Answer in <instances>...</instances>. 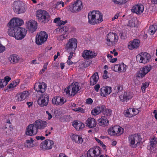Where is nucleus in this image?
I'll return each instance as SVG.
<instances>
[{
	"label": "nucleus",
	"mask_w": 157,
	"mask_h": 157,
	"mask_svg": "<svg viewBox=\"0 0 157 157\" xmlns=\"http://www.w3.org/2000/svg\"><path fill=\"white\" fill-rule=\"evenodd\" d=\"M128 25L132 27H135L136 23L135 20L132 19L129 21Z\"/></svg>",
	"instance_id": "45"
},
{
	"label": "nucleus",
	"mask_w": 157,
	"mask_h": 157,
	"mask_svg": "<svg viewBox=\"0 0 157 157\" xmlns=\"http://www.w3.org/2000/svg\"><path fill=\"white\" fill-rule=\"evenodd\" d=\"M60 19V17L56 18L54 19V22L55 23H58L59 25Z\"/></svg>",
	"instance_id": "59"
},
{
	"label": "nucleus",
	"mask_w": 157,
	"mask_h": 157,
	"mask_svg": "<svg viewBox=\"0 0 157 157\" xmlns=\"http://www.w3.org/2000/svg\"><path fill=\"white\" fill-rule=\"evenodd\" d=\"M46 87L47 86L46 84L42 82L39 83H35L34 89L36 91H40L43 93L45 92Z\"/></svg>",
	"instance_id": "21"
},
{
	"label": "nucleus",
	"mask_w": 157,
	"mask_h": 157,
	"mask_svg": "<svg viewBox=\"0 0 157 157\" xmlns=\"http://www.w3.org/2000/svg\"><path fill=\"white\" fill-rule=\"evenodd\" d=\"M73 126L76 128L77 130H79L83 128L84 127V124L80 122L78 123L75 122L73 124Z\"/></svg>",
	"instance_id": "33"
},
{
	"label": "nucleus",
	"mask_w": 157,
	"mask_h": 157,
	"mask_svg": "<svg viewBox=\"0 0 157 157\" xmlns=\"http://www.w3.org/2000/svg\"><path fill=\"white\" fill-rule=\"evenodd\" d=\"M36 17L38 21L45 24L50 20V15L45 10H37L36 14Z\"/></svg>",
	"instance_id": "3"
},
{
	"label": "nucleus",
	"mask_w": 157,
	"mask_h": 157,
	"mask_svg": "<svg viewBox=\"0 0 157 157\" xmlns=\"http://www.w3.org/2000/svg\"><path fill=\"white\" fill-rule=\"evenodd\" d=\"M48 124L46 121H43L41 120H38L36 121L34 124L38 130L39 129H42L45 127Z\"/></svg>",
	"instance_id": "23"
},
{
	"label": "nucleus",
	"mask_w": 157,
	"mask_h": 157,
	"mask_svg": "<svg viewBox=\"0 0 157 157\" xmlns=\"http://www.w3.org/2000/svg\"><path fill=\"white\" fill-rule=\"evenodd\" d=\"M100 153V151L98 148L94 149L90 148L87 153V157H98Z\"/></svg>",
	"instance_id": "20"
},
{
	"label": "nucleus",
	"mask_w": 157,
	"mask_h": 157,
	"mask_svg": "<svg viewBox=\"0 0 157 157\" xmlns=\"http://www.w3.org/2000/svg\"><path fill=\"white\" fill-rule=\"evenodd\" d=\"M119 15V13H117L116 14V15L114 16L112 18V20L113 21L116 19H117Z\"/></svg>",
	"instance_id": "64"
},
{
	"label": "nucleus",
	"mask_w": 157,
	"mask_h": 157,
	"mask_svg": "<svg viewBox=\"0 0 157 157\" xmlns=\"http://www.w3.org/2000/svg\"><path fill=\"white\" fill-rule=\"evenodd\" d=\"M61 26V29H62V33L64 34L68 33V31L69 30V26Z\"/></svg>",
	"instance_id": "43"
},
{
	"label": "nucleus",
	"mask_w": 157,
	"mask_h": 157,
	"mask_svg": "<svg viewBox=\"0 0 157 157\" xmlns=\"http://www.w3.org/2000/svg\"><path fill=\"white\" fill-rule=\"evenodd\" d=\"M93 102V100L91 98H89L86 100V103L88 104H90Z\"/></svg>",
	"instance_id": "57"
},
{
	"label": "nucleus",
	"mask_w": 157,
	"mask_h": 157,
	"mask_svg": "<svg viewBox=\"0 0 157 157\" xmlns=\"http://www.w3.org/2000/svg\"><path fill=\"white\" fill-rule=\"evenodd\" d=\"M71 139L75 143L78 144L81 143L83 142V139L81 136L77 135L72 134L71 136Z\"/></svg>",
	"instance_id": "32"
},
{
	"label": "nucleus",
	"mask_w": 157,
	"mask_h": 157,
	"mask_svg": "<svg viewBox=\"0 0 157 157\" xmlns=\"http://www.w3.org/2000/svg\"><path fill=\"white\" fill-rule=\"evenodd\" d=\"M157 29V27L156 25H152L150 26L148 30V33L151 35H153L156 32Z\"/></svg>",
	"instance_id": "34"
},
{
	"label": "nucleus",
	"mask_w": 157,
	"mask_h": 157,
	"mask_svg": "<svg viewBox=\"0 0 157 157\" xmlns=\"http://www.w3.org/2000/svg\"><path fill=\"white\" fill-rule=\"evenodd\" d=\"M67 21H63L60 20V21H59V25H60V26H61L60 25H64L65 24L67 23Z\"/></svg>",
	"instance_id": "61"
},
{
	"label": "nucleus",
	"mask_w": 157,
	"mask_h": 157,
	"mask_svg": "<svg viewBox=\"0 0 157 157\" xmlns=\"http://www.w3.org/2000/svg\"><path fill=\"white\" fill-rule=\"evenodd\" d=\"M31 140H26V142L24 144L25 147H31V144H33V142L34 140L32 138H30Z\"/></svg>",
	"instance_id": "40"
},
{
	"label": "nucleus",
	"mask_w": 157,
	"mask_h": 157,
	"mask_svg": "<svg viewBox=\"0 0 157 157\" xmlns=\"http://www.w3.org/2000/svg\"><path fill=\"white\" fill-rule=\"evenodd\" d=\"M46 113L48 115V119L49 120L51 119L52 117V116L50 113L48 111H46Z\"/></svg>",
	"instance_id": "62"
},
{
	"label": "nucleus",
	"mask_w": 157,
	"mask_h": 157,
	"mask_svg": "<svg viewBox=\"0 0 157 157\" xmlns=\"http://www.w3.org/2000/svg\"><path fill=\"white\" fill-rule=\"evenodd\" d=\"M7 85L6 81H4V79H0V88H2Z\"/></svg>",
	"instance_id": "47"
},
{
	"label": "nucleus",
	"mask_w": 157,
	"mask_h": 157,
	"mask_svg": "<svg viewBox=\"0 0 157 157\" xmlns=\"http://www.w3.org/2000/svg\"><path fill=\"white\" fill-rule=\"evenodd\" d=\"M127 68L126 65L124 63L120 64V72H124L125 71Z\"/></svg>",
	"instance_id": "42"
},
{
	"label": "nucleus",
	"mask_w": 157,
	"mask_h": 157,
	"mask_svg": "<svg viewBox=\"0 0 157 157\" xmlns=\"http://www.w3.org/2000/svg\"><path fill=\"white\" fill-rule=\"evenodd\" d=\"M49 99L48 94H46L41 95L38 100V104L41 107L47 106L48 103Z\"/></svg>",
	"instance_id": "15"
},
{
	"label": "nucleus",
	"mask_w": 157,
	"mask_h": 157,
	"mask_svg": "<svg viewBox=\"0 0 157 157\" xmlns=\"http://www.w3.org/2000/svg\"><path fill=\"white\" fill-rule=\"evenodd\" d=\"M24 23L23 20L19 18H13L8 23V26L9 29L8 31L13 28L14 30L15 28H20L19 27L21 25Z\"/></svg>",
	"instance_id": "11"
},
{
	"label": "nucleus",
	"mask_w": 157,
	"mask_h": 157,
	"mask_svg": "<svg viewBox=\"0 0 157 157\" xmlns=\"http://www.w3.org/2000/svg\"><path fill=\"white\" fill-rule=\"evenodd\" d=\"M100 87V85L99 84H97L94 86V89L96 92H98V91Z\"/></svg>",
	"instance_id": "58"
},
{
	"label": "nucleus",
	"mask_w": 157,
	"mask_h": 157,
	"mask_svg": "<svg viewBox=\"0 0 157 157\" xmlns=\"http://www.w3.org/2000/svg\"><path fill=\"white\" fill-rule=\"evenodd\" d=\"M149 85V83L147 82L142 83L141 86V89L143 92V91H144L145 89L148 87Z\"/></svg>",
	"instance_id": "46"
},
{
	"label": "nucleus",
	"mask_w": 157,
	"mask_h": 157,
	"mask_svg": "<svg viewBox=\"0 0 157 157\" xmlns=\"http://www.w3.org/2000/svg\"><path fill=\"white\" fill-rule=\"evenodd\" d=\"M132 110H131V108L127 109L124 112V113L125 116L128 117H132L133 116V114H132Z\"/></svg>",
	"instance_id": "39"
},
{
	"label": "nucleus",
	"mask_w": 157,
	"mask_h": 157,
	"mask_svg": "<svg viewBox=\"0 0 157 157\" xmlns=\"http://www.w3.org/2000/svg\"><path fill=\"white\" fill-rule=\"evenodd\" d=\"M99 79L98 73L97 72L95 73L90 78V84L91 85L93 86L96 84Z\"/></svg>",
	"instance_id": "30"
},
{
	"label": "nucleus",
	"mask_w": 157,
	"mask_h": 157,
	"mask_svg": "<svg viewBox=\"0 0 157 157\" xmlns=\"http://www.w3.org/2000/svg\"><path fill=\"white\" fill-rule=\"evenodd\" d=\"M52 103L54 105H61L64 104L66 101V100H64L63 98L56 96L52 98Z\"/></svg>",
	"instance_id": "24"
},
{
	"label": "nucleus",
	"mask_w": 157,
	"mask_h": 157,
	"mask_svg": "<svg viewBox=\"0 0 157 157\" xmlns=\"http://www.w3.org/2000/svg\"><path fill=\"white\" fill-rule=\"evenodd\" d=\"M98 124L102 126H105L108 125L109 124V121L107 118L105 117H102L98 120Z\"/></svg>",
	"instance_id": "29"
},
{
	"label": "nucleus",
	"mask_w": 157,
	"mask_h": 157,
	"mask_svg": "<svg viewBox=\"0 0 157 157\" xmlns=\"http://www.w3.org/2000/svg\"><path fill=\"white\" fill-rule=\"evenodd\" d=\"M27 28L28 29L32 32L35 31L37 28V23L34 20H30L26 21Z\"/></svg>",
	"instance_id": "19"
},
{
	"label": "nucleus",
	"mask_w": 157,
	"mask_h": 157,
	"mask_svg": "<svg viewBox=\"0 0 157 157\" xmlns=\"http://www.w3.org/2000/svg\"><path fill=\"white\" fill-rule=\"evenodd\" d=\"M72 110L75 112H80L81 113L84 112V109L80 107L74 109H73Z\"/></svg>",
	"instance_id": "52"
},
{
	"label": "nucleus",
	"mask_w": 157,
	"mask_h": 157,
	"mask_svg": "<svg viewBox=\"0 0 157 157\" xmlns=\"http://www.w3.org/2000/svg\"><path fill=\"white\" fill-rule=\"evenodd\" d=\"M140 41L137 39H135L129 42L128 44V48L130 50L137 49L140 46Z\"/></svg>",
	"instance_id": "22"
},
{
	"label": "nucleus",
	"mask_w": 157,
	"mask_h": 157,
	"mask_svg": "<svg viewBox=\"0 0 157 157\" xmlns=\"http://www.w3.org/2000/svg\"><path fill=\"white\" fill-rule=\"evenodd\" d=\"M105 111L106 113V115L107 116H110L111 115V110H110L109 109H107L105 110Z\"/></svg>",
	"instance_id": "63"
},
{
	"label": "nucleus",
	"mask_w": 157,
	"mask_h": 157,
	"mask_svg": "<svg viewBox=\"0 0 157 157\" xmlns=\"http://www.w3.org/2000/svg\"><path fill=\"white\" fill-rule=\"evenodd\" d=\"M123 89L122 87L120 85H118L115 88L114 90L117 93H118L121 90Z\"/></svg>",
	"instance_id": "50"
},
{
	"label": "nucleus",
	"mask_w": 157,
	"mask_h": 157,
	"mask_svg": "<svg viewBox=\"0 0 157 157\" xmlns=\"http://www.w3.org/2000/svg\"><path fill=\"white\" fill-rule=\"evenodd\" d=\"M97 55V53L91 50H84L82 53V56L86 59H89L94 58Z\"/></svg>",
	"instance_id": "14"
},
{
	"label": "nucleus",
	"mask_w": 157,
	"mask_h": 157,
	"mask_svg": "<svg viewBox=\"0 0 157 157\" xmlns=\"http://www.w3.org/2000/svg\"><path fill=\"white\" fill-rule=\"evenodd\" d=\"M48 37L46 32L44 31L39 32L36 37V42L38 45H40L46 41Z\"/></svg>",
	"instance_id": "9"
},
{
	"label": "nucleus",
	"mask_w": 157,
	"mask_h": 157,
	"mask_svg": "<svg viewBox=\"0 0 157 157\" xmlns=\"http://www.w3.org/2000/svg\"><path fill=\"white\" fill-rule=\"evenodd\" d=\"M61 4L60 1L57 2L56 4H55L54 6L55 7V9H59L60 8V6H59V5Z\"/></svg>",
	"instance_id": "55"
},
{
	"label": "nucleus",
	"mask_w": 157,
	"mask_h": 157,
	"mask_svg": "<svg viewBox=\"0 0 157 157\" xmlns=\"http://www.w3.org/2000/svg\"><path fill=\"white\" fill-rule=\"evenodd\" d=\"M120 64L115 65L114 67V71L116 72L120 71Z\"/></svg>",
	"instance_id": "51"
},
{
	"label": "nucleus",
	"mask_w": 157,
	"mask_h": 157,
	"mask_svg": "<svg viewBox=\"0 0 157 157\" xmlns=\"http://www.w3.org/2000/svg\"><path fill=\"white\" fill-rule=\"evenodd\" d=\"M11 78L10 77L8 76H6L5 77V79H4V81H6L7 84L8 82L10 81Z\"/></svg>",
	"instance_id": "60"
},
{
	"label": "nucleus",
	"mask_w": 157,
	"mask_h": 157,
	"mask_svg": "<svg viewBox=\"0 0 157 157\" xmlns=\"http://www.w3.org/2000/svg\"><path fill=\"white\" fill-rule=\"evenodd\" d=\"M141 70L145 74H147L151 69V66L150 65L144 66L140 68Z\"/></svg>",
	"instance_id": "35"
},
{
	"label": "nucleus",
	"mask_w": 157,
	"mask_h": 157,
	"mask_svg": "<svg viewBox=\"0 0 157 157\" xmlns=\"http://www.w3.org/2000/svg\"><path fill=\"white\" fill-rule=\"evenodd\" d=\"M13 10L16 13L20 14L24 13L26 9L23 5L22 3L19 1L14 3Z\"/></svg>",
	"instance_id": "12"
},
{
	"label": "nucleus",
	"mask_w": 157,
	"mask_h": 157,
	"mask_svg": "<svg viewBox=\"0 0 157 157\" xmlns=\"http://www.w3.org/2000/svg\"><path fill=\"white\" fill-rule=\"evenodd\" d=\"M82 8V3L80 0H77L75 2L73 5L71 6L69 10L73 13H76L80 11Z\"/></svg>",
	"instance_id": "13"
},
{
	"label": "nucleus",
	"mask_w": 157,
	"mask_h": 157,
	"mask_svg": "<svg viewBox=\"0 0 157 157\" xmlns=\"http://www.w3.org/2000/svg\"><path fill=\"white\" fill-rule=\"evenodd\" d=\"M146 74L143 72V71L140 69V70L138 71L136 74V79H138L139 78H142L144 77Z\"/></svg>",
	"instance_id": "36"
},
{
	"label": "nucleus",
	"mask_w": 157,
	"mask_h": 157,
	"mask_svg": "<svg viewBox=\"0 0 157 157\" xmlns=\"http://www.w3.org/2000/svg\"><path fill=\"white\" fill-rule=\"evenodd\" d=\"M9 59L11 63H16L19 61L20 60V58L18 56L15 54H13L10 56Z\"/></svg>",
	"instance_id": "31"
},
{
	"label": "nucleus",
	"mask_w": 157,
	"mask_h": 157,
	"mask_svg": "<svg viewBox=\"0 0 157 157\" xmlns=\"http://www.w3.org/2000/svg\"><path fill=\"white\" fill-rule=\"evenodd\" d=\"M123 128L116 125L109 128L108 131L109 134L112 136H119L123 132Z\"/></svg>",
	"instance_id": "8"
},
{
	"label": "nucleus",
	"mask_w": 157,
	"mask_h": 157,
	"mask_svg": "<svg viewBox=\"0 0 157 157\" xmlns=\"http://www.w3.org/2000/svg\"><path fill=\"white\" fill-rule=\"evenodd\" d=\"M86 126L90 128H93L96 125L95 119L92 118H89L86 121Z\"/></svg>",
	"instance_id": "27"
},
{
	"label": "nucleus",
	"mask_w": 157,
	"mask_h": 157,
	"mask_svg": "<svg viewBox=\"0 0 157 157\" xmlns=\"http://www.w3.org/2000/svg\"><path fill=\"white\" fill-rule=\"evenodd\" d=\"M38 130L35 125L33 124L29 125L26 128L25 134L27 135L33 136L36 135Z\"/></svg>",
	"instance_id": "16"
},
{
	"label": "nucleus",
	"mask_w": 157,
	"mask_h": 157,
	"mask_svg": "<svg viewBox=\"0 0 157 157\" xmlns=\"http://www.w3.org/2000/svg\"><path fill=\"white\" fill-rule=\"evenodd\" d=\"M62 29H61V26H60V27H59L58 28H57L56 29V32L57 33H60V34H61L62 33Z\"/></svg>",
	"instance_id": "54"
},
{
	"label": "nucleus",
	"mask_w": 157,
	"mask_h": 157,
	"mask_svg": "<svg viewBox=\"0 0 157 157\" xmlns=\"http://www.w3.org/2000/svg\"><path fill=\"white\" fill-rule=\"evenodd\" d=\"M136 59L138 62L143 63H146L151 60L150 55L145 52H142L136 56Z\"/></svg>",
	"instance_id": "7"
},
{
	"label": "nucleus",
	"mask_w": 157,
	"mask_h": 157,
	"mask_svg": "<svg viewBox=\"0 0 157 157\" xmlns=\"http://www.w3.org/2000/svg\"><path fill=\"white\" fill-rule=\"evenodd\" d=\"M28 95L29 92L28 91H24L22 92L17 94L16 96L17 98L16 100L18 101H21L26 98L28 97Z\"/></svg>",
	"instance_id": "28"
},
{
	"label": "nucleus",
	"mask_w": 157,
	"mask_h": 157,
	"mask_svg": "<svg viewBox=\"0 0 157 157\" xmlns=\"http://www.w3.org/2000/svg\"><path fill=\"white\" fill-rule=\"evenodd\" d=\"M54 144V143L52 140L47 139L40 144V147L44 150H48L51 149Z\"/></svg>",
	"instance_id": "17"
},
{
	"label": "nucleus",
	"mask_w": 157,
	"mask_h": 157,
	"mask_svg": "<svg viewBox=\"0 0 157 157\" xmlns=\"http://www.w3.org/2000/svg\"><path fill=\"white\" fill-rule=\"evenodd\" d=\"M5 50V48L4 46H3L0 43V53L4 52Z\"/></svg>",
	"instance_id": "56"
},
{
	"label": "nucleus",
	"mask_w": 157,
	"mask_h": 157,
	"mask_svg": "<svg viewBox=\"0 0 157 157\" xmlns=\"http://www.w3.org/2000/svg\"><path fill=\"white\" fill-rule=\"evenodd\" d=\"M27 30L24 28H16L14 30L11 28L8 31V33L10 36L14 37L16 39L20 40L26 36Z\"/></svg>",
	"instance_id": "2"
},
{
	"label": "nucleus",
	"mask_w": 157,
	"mask_h": 157,
	"mask_svg": "<svg viewBox=\"0 0 157 157\" xmlns=\"http://www.w3.org/2000/svg\"><path fill=\"white\" fill-rule=\"evenodd\" d=\"M156 140V138L155 137L152 138L150 141V145L153 148H154L155 147V145L157 144Z\"/></svg>",
	"instance_id": "41"
},
{
	"label": "nucleus",
	"mask_w": 157,
	"mask_h": 157,
	"mask_svg": "<svg viewBox=\"0 0 157 157\" xmlns=\"http://www.w3.org/2000/svg\"><path fill=\"white\" fill-rule=\"evenodd\" d=\"M97 107H96L94 109H93L91 111L92 114L94 115H96L100 113V111H99V110L98 109Z\"/></svg>",
	"instance_id": "44"
},
{
	"label": "nucleus",
	"mask_w": 157,
	"mask_h": 157,
	"mask_svg": "<svg viewBox=\"0 0 157 157\" xmlns=\"http://www.w3.org/2000/svg\"><path fill=\"white\" fill-rule=\"evenodd\" d=\"M60 34V35L57 37V39L59 41H62L63 40L67 38L68 33L64 34L63 33Z\"/></svg>",
	"instance_id": "38"
},
{
	"label": "nucleus",
	"mask_w": 157,
	"mask_h": 157,
	"mask_svg": "<svg viewBox=\"0 0 157 157\" xmlns=\"http://www.w3.org/2000/svg\"><path fill=\"white\" fill-rule=\"evenodd\" d=\"M144 6L141 4H137L133 6L131 9L132 12L137 14H140L144 11Z\"/></svg>",
	"instance_id": "18"
},
{
	"label": "nucleus",
	"mask_w": 157,
	"mask_h": 157,
	"mask_svg": "<svg viewBox=\"0 0 157 157\" xmlns=\"http://www.w3.org/2000/svg\"><path fill=\"white\" fill-rule=\"evenodd\" d=\"M129 0H113V2L115 4L121 5L127 2Z\"/></svg>",
	"instance_id": "37"
},
{
	"label": "nucleus",
	"mask_w": 157,
	"mask_h": 157,
	"mask_svg": "<svg viewBox=\"0 0 157 157\" xmlns=\"http://www.w3.org/2000/svg\"><path fill=\"white\" fill-rule=\"evenodd\" d=\"M128 139L130 146L133 148H136L139 145L141 140V138L138 134L129 136Z\"/></svg>",
	"instance_id": "5"
},
{
	"label": "nucleus",
	"mask_w": 157,
	"mask_h": 157,
	"mask_svg": "<svg viewBox=\"0 0 157 157\" xmlns=\"http://www.w3.org/2000/svg\"><path fill=\"white\" fill-rule=\"evenodd\" d=\"M103 15L99 11H93L88 14V22L92 25L97 24L103 21Z\"/></svg>",
	"instance_id": "1"
},
{
	"label": "nucleus",
	"mask_w": 157,
	"mask_h": 157,
	"mask_svg": "<svg viewBox=\"0 0 157 157\" xmlns=\"http://www.w3.org/2000/svg\"><path fill=\"white\" fill-rule=\"evenodd\" d=\"M119 34L121 39H125L126 38V35L125 31H124V32H122L121 33H120Z\"/></svg>",
	"instance_id": "48"
},
{
	"label": "nucleus",
	"mask_w": 157,
	"mask_h": 157,
	"mask_svg": "<svg viewBox=\"0 0 157 157\" xmlns=\"http://www.w3.org/2000/svg\"><path fill=\"white\" fill-rule=\"evenodd\" d=\"M77 41L75 38L70 39L66 44L65 49L68 52H75L77 47Z\"/></svg>",
	"instance_id": "10"
},
{
	"label": "nucleus",
	"mask_w": 157,
	"mask_h": 157,
	"mask_svg": "<svg viewBox=\"0 0 157 157\" xmlns=\"http://www.w3.org/2000/svg\"><path fill=\"white\" fill-rule=\"evenodd\" d=\"M131 110H132V114L133 116H134L139 113V110L137 109H135L132 108H131Z\"/></svg>",
	"instance_id": "49"
},
{
	"label": "nucleus",
	"mask_w": 157,
	"mask_h": 157,
	"mask_svg": "<svg viewBox=\"0 0 157 157\" xmlns=\"http://www.w3.org/2000/svg\"><path fill=\"white\" fill-rule=\"evenodd\" d=\"M78 84V82H75L69 85L65 89L66 94L70 96H74L81 89Z\"/></svg>",
	"instance_id": "4"
},
{
	"label": "nucleus",
	"mask_w": 157,
	"mask_h": 157,
	"mask_svg": "<svg viewBox=\"0 0 157 157\" xmlns=\"http://www.w3.org/2000/svg\"><path fill=\"white\" fill-rule=\"evenodd\" d=\"M118 39V36L115 33H109L107 35L106 44L109 46H113L117 43Z\"/></svg>",
	"instance_id": "6"
},
{
	"label": "nucleus",
	"mask_w": 157,
	"mask_h": 157,
	"mask_svg": "<svg viewBox=\"0 0 157 157\" xmlns=\"http://www.w3.org/2000/svg\"><path fill=\"white\" fill-rule=\"evenodd\" d=\"M132 98V95L130 92H125L119 96L120 100L123 102H126L128 100Z\"/></svg>",
	"instance_id": "26"
},
{
	"label": "nucleus",
	"mask_w": 157,
	"mask_h": 157,
	"mask_svg": "<svg viewBox=\"0 0 157 157\" xmlns=\"http://www.w3.org/2000/svg\"><path fill=\"white\" fill-rule=\"evenodd\" d=\"M111 92V87L108 86L102 87L100 89V94L101 96L105 97Z\"/></svg>",
	"instance_id": "25"
},
{
	"label": "nucleus",
	"mask_w": 157,
	"mask_h": 157,
	"mask_svg": "<svg viewBox=\"0 0 157 157\" xmlns=\"http://www.w3.org/2000/svg\"><path fill=\"white\" fill-rule=\"evenodd\" d=\"M99 110V111H100V113L102 112L105 109V107L104 105H101L99 106L96 107Z\"/></svg>",
	"instance_id": "53"
}]
</instances>
